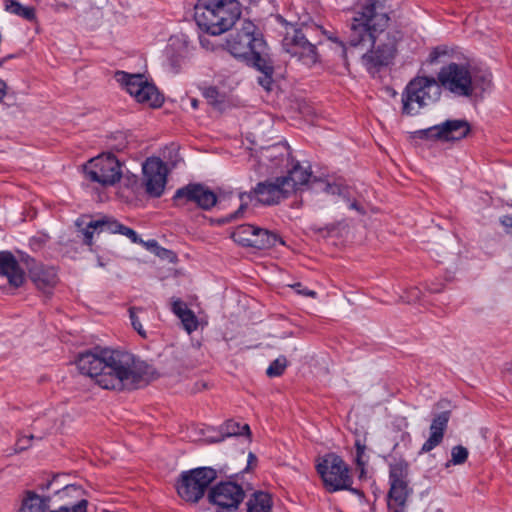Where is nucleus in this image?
I'll return each instance as SVG.
<instances>
[{
    "mask_svg": "<svg viewBox=\"0 0 512 512\" xmlns=\"http://www.w3.org/2000/svg\"><path fill=\"white\" fill-rule=\"evenodd\" d=\"M441 141H459L464 139L470 132L471 127L465 119L446 120L439 124Z\"/></svg>",
    "mask_w": 512,
    "mask_h": 512,
    "instance_id": "412c9836",
    "label": "nucleus"
},
{
    "mask_svg": "<svg viewBox=\"0 0 512 512\" xmlns=\"http://www.w3.org/2000/svg\"><path fill=\"white\" fill-rule=\"evenodd\" d=\"M87 507L88 501L86 499H81L73 505H63L58 509L52 510L50 512H88Z\"/></svg>",
    "mask_w": 512,
    "mask_h": 512,
    "instance_id": "a19ab883",
    "label": "nucleus"
},
{
    "mask_svg": "<svg viewBox=\"0 0 512 512\" xmlns=\"http://www.w3.org/2000/svg\"><path fill=\"white\" fill-rule=\"evenodd\" d=\"M49 496L41 497L33 491H26L19 512H47Z\"/></svg>",
    "mask_w": 512,
    "mask_h": 512,
    "instance_id": "4be33fe9",
    "label": "nucleus"
},
{
    "mask_svg": "<svg viewBox=\"0 0 512 512\" xmlns=\"http://www.w3.org/2000/svg\"><path fill=\"white\" fill-rule=\"evenodd\" d=\"M4 8L7 12L17 15L27 21H34L36 19V11L34 7L23 6L16 0H4Z\"/></svg>",
    "mask_w": 512,
    "mask_h": 512,
    "instance_id": "bb28decb",
    "label": "nucleus"
},
{
    "mask_svg": "<svg viewBox=\"0 0 512 512\" xmlns=\"http://www.w3.org/2000/svg\"><path fill=\"white\" fill-rule=\"evenodd\" d=\"M144 309L143 308H140V307H131L129 309V316H130V320H131V324L133 326V328L137 331V333L142 337V338H147V333L146 331L143 329V326L137 316V313L138 312H143Z\"/></svg>",
    "mask_w": 512,
    "mask_h": 512,
    "instance_id": "58836bf2",
    "label": "nucleus"
},
{
    "mask_svg": "<svg viewBox=\"0 0 512 512\" xmlns=\"http://www.w3.org/2000/svg\"><path fill=\"white\" fill-rule=\"evenodd\" d=\"M117 76L118 81L137 102L153 108H158L163 104V96L156 86L149 83L143 75L128 74L122 71L118 72Z\"/></svg>",
    "mask_w": 512,
    "mask_h": 512,
    "instance_id": "9d476101",
    "label": "nucleus"
},
{
    "mask_svg": "<svg viewBox=\"0 0 512 512\" xmlns=\"http://www.w3.org/2000/svg\"><path fill=\"white\" fill-rule=\"evenodd\" d=\"M55 478L56 477H54L52 480H49L47 483L42 484L41 487H40L41 490H43V491L48 490L51 487V485H52L53 481L55 480Z\"/></svg>",
    "mask_w": 512,
    "mask_h": 512,
    "instance_id": "13d9d810",
    "label": "nucleus"
},
{
    "mask_svg": "<svg viewBox=\"0 0 512 512\" xmlns=\"http://www.w3.org/2000/svg\"><path fill=\"white\" fill-rule=\"evenodd\" d=\"M7 95V84L4 80L0 79V103Z\"/></svg>",
    "mask_w": 512,
    "mask_h": 512,
    "instance_id": "603ef678",
    "label": "nucleus"
},
{
    "mask_svg": "<svg viewBox=\"0 0 512 512\" xmlns=\"http://www.w3.org/2000/svg\"><path fill=\"white\" fill-rule=\"evenodd\" d=\"M437 82L440 88L443 87L458 97H471V72L465 65L452 62L443 66L439 73Z\"/></svg>",
    "mask_w": 512,
    "mask_h": 512,
    "instance_id": "9b49d317",
    "label": "nucleus"
},
{
    "mask_svg": "<svg viewBox=\"0 0 512 512\" xmlns=\"http://www.w3.org/2000/svg\"><path fill=\"white\" fill-rule=\"evenodd\" d=\"M430 290H431V292H433V293H438V292H440V291H441V289H440V288H430Z\"/></svg>",
    "mask_w": 512,
    "mask_h": 512,
    "instance_id": "e2e57ef3",
    "label": "nucleus"
},
{
    "mask_svg": "<svg viewBox=\"0 0 512 512\" xmlns=\"http://www.w3.org/2000/svg\"><path fill=\"white\" fill-rule=\"evenodd\" d=\"M0 278L5 279L10 286L20 287L25 280V273L16 257L9 251L0 252Z\"/></svg>",
    "mask_w": 512,
    "mask_h": 512,
    "instance_id": "dca6fc26",
    "label": "nucleus"
},
{
    "mask_svg": "<svg viewBox=\"0 0 512 512\" xmlns=\"http://www.w3.org/2000/svg\"><path fill=\"white\" fill-rule=\"evenodd\" d=\"M256 30L257 28L252 21L244 20L241 23V28L237 29L226 40V49L231 55L244 59L248 64L253 61H259V58L267 52L266 43L256 33Z\"/></svg>",
    "mask_w": 512,
    "mask_h": 512,
    "instance_id": "20e7f679",
    "label": "nucleus"
},
{
    "mask_svg": "<svg viewBox=\"0 0 512 512\" xmlns=\"http://www.w3.org/2000/svg\"><path fill=\"white\" fill-rule=\"evenodd\" d=\"M282 46L287 53L306 66H312L319 60L316 46L307 40L301 29L292 27L291 31H287Z\"/></svg>",
    "mask_w": 512,
    "mask_h": 512,
    "instance_id": "f8f14e48",
    "label": "nucleus"
},
{
    "mask_svg": "<svg viewBox=\"0 0 512 512\" xmlns=\"http://www.w3.org/2000/svg\"><path fill=\"white\" fill-rule=\"evenodd\" d=\"M291 287L294 288L298 294L303 295V296L315 298L317 295V293L315 291L310 290L306 287H303V285L299 282L291 285Z\"/></svg>",
    "mask_w": 512,
    "mask_h": 512,
    "instance_id": "49530a36",
    "label": "nucleus"
},
{
    "mask_svg": "<svg viewBox=\"0 0 512 512\" xmlns=\"http://www.w3.org/2000/svg\"><path fill=\"white\" fill-rule=\"evenodd\" d=\"M441 88L433 77L418 76L406 85L402 93V112L415 115L425 106L439 100Z\"/></svg>",
    "mask_w": 512,
    "mask_h": 512,
    "instance_id": "423d86ee",
    "label": "nucleus"
},
{
    "mask_svg": "<svg viewBox=\"0 0 512 512\" xmlns=\"http://www.w3.org/2000/svg\"><path fill=\"white\" fill-rule=\"evenodd\" d=\"M355 449V464L360 469V477H362L363 474H365V466L367 464V459L365 455L366 445L362 443L360 439H356Z\"/></svg>",
    "mask_w": 512,
    "mask_h": 512,
    "instance_id": "e433bc0d",
    "label": "nucleus"
},
{
    "mask_svg": "<svg viewBox=\"0 0 512 512\" xmlns=\"http://www.w3.org/2000/svg\"><path fill=\"white\" fill-rule=\"evenodd\" d=\"M34 438H35V436L32 434L29 436L18 437L16 444H15V450L17 452H21V451L28 449L31 445L30 444L31 440H33Z\"/></svg>",
    "mask_w": 512,
    "mask_h": 512,
    "instance_id": "79ce46f5",
    "label": "nucleus"
},
{
    "mask_svg": "<svg viewBox=\"0 0 512 512\" xmlns=\"http://www.w3.org/2000/svg\"><path fill=\"white\" fill-rule=\"evenodd\" d=\"M388 509L390 512H403V507H400L397 504L393 505L390 501H388Z\"/></svg>",
    "mask_w": 512,
    "mask_h": 512,
    "instance_id": "864d4df0",
    "label": "nucleus"
},
{
    "mask_svg": "<svg viewBox=\"0 0 512 512\" xmlns=\"http://www.w3.org/2000/svg\"><path fill=\"white\" fill-rule=\"evenodd\" d=\"M255 231H258V227L251 224H243L238 226L232 233V238L235 242L245 247L251 246H263V243L257 241L255 238Z\"/></svg>",
    "mask_w": 512,
    "mask_h": 512,
    "instance_id": "5701e85b",
    "label": "nucleus"
},
{
    "mask_svg": "<svg viewBox=\"0 0 512 512\" xmlns=\"http://www.w3.org/2000/svg\"><path fill=\"white\" fill-rule=\"evenodd\" d=\"M348 490H349V491H351L353 494L357 495V496H358V497H360V498H364V497H365L364 492H363V491H361V490H359V489L352 488V487L350 486V488H349Z\"/></svg>",
    "mask_w": 512,
    "mask_h": 512,
    "instance_id": "4d7b16f0",
    "label": "nucleus"
},
{
    "mask_svg": "<svg viewBox=\"0 0 512 512\" xmlns=\"http://www.w3.org/2000/svg\"><path fill=\"white\" fill-rule=\"evenodd\" d=\"M288 197H290V195L283 186L280 177L259 182L250 192L240 193L239 198L241 204L239 208L234 213H231L219 220V222L224 224L241 218L248 207V203L253 200L262 205L272 206L279 204L282 200L287 199Z\"/></svg>",
    "mask_w": 512,
    "mask_h": 512,
    "instance_id": "39448f33",
    "label": "nucleus"
},
{
    "mask_svg": "<svg viewBox=\"0 0 512 512\" xmlns=\"http://www.w3.org/2000/svg\"><path fill=\"white\" fill-rule=\"evenodd\" d=\"M409 464L404 459L395 460L389 465L390 483H408Z\"/></svg>",
    "mask_w": 512,
    "mask_h": 512,
    "instance_id": "cd10ccee",
    "label": "nucleus"
},
{
    "mask_svg": "<svg viewBox=\"0 0 512 512\" xmlns=\"http://www.w3.org/2000/svg\"><path fill=\"white\" fill-rule=\"evenodd\" d=\"M439 132H440V129H439V124H438V125L428 127L426 129H420V130L411 132L410 137L412 139H421V140H427V141H441V135Z\"/></svg>",
    "mask_w": 512,
    "mask_h": 512,
    "instance_id": "72a5a7b5",
    "label": "nucleus"
},
{
    "mask_svg": "<svg viewBox=\"0 0 512 512\" xmlns=\"http://www.w3.org/2000/svg\"><path fill=\"white\" fill-rule=\"evenodd\" d=\"M312 172L310 168H305L297 162L288 173L284 176H280L283 186L291 196L296 191L301 190L304 186L310 183Z\"/></svg>",
    "mask_w": 512,
    "mask_h": 512,
    "instance_id": "6ab92c4d",
    "label": "nucleus"
},
{
    "mask_svg": "<svg viewBox=\"0 0 512 512\" xmlns=\"http://www.w3.org/2000/svg\"><path fill=\"white\" fill-rule=\"evenodd\" d=\"M222 433L227 437L249 435L250 428L248 424H240L234 420H228L222 426Z\"/></svg>",
    "mask_w": 512,
    "mask_h": 512,
    "instance_id": "2f4dec72",
    "label": "nucleus"
},
{
    "mask_svg": "<svg viewBox=\"0 0 512 512\" xmlns=\"http://www.w3.org/2000/svg\"><path fill=\"white\" fill-rule=\"evenodd\" d=\"M501 224L504 226L506 233L512 235V216H504L501 219Z\"/></svg>",
    "mask_w": 512,
    "mask_h": 512,
    "instance_id": "8fccbe9b",
    "label": "nucleus"
},
{
    "mask_svg": "<svg viewBox=\"0 0 512 512\" xmlns=\"http://www.w3.org/2000/svg\"><path fill=\"white\" fill-rule=\"evenodd\" d=\"M409 495L408 483H390L389 501L404 507Z\"/></svg>",
    "mask_w": 512,
    "mask_h": 512,
    "instance_id": "7c9ffc66",
    "label": "nucleus"
},
{
    "mask_svg": "<svg viewBox=\"0 0 512 512\" xmlns=\"http://www.w3.org/2000/svg\"><path fill=\"white\" fill-rule=\"evenodd\" d=\"M191 105L194 109H197L198 108V105H199V102L197 99H192L191 100Z\"/></svg>",
    "mask_w": 512,
    "mask_h": 512,
    "instance_id": "680f3d73",
    "label": "nucleus"
},
{
    "mask_svg": "<svg viewBox=\"0 0 512 512\" xmlns=\"http://www.w3.org/2000/svg\"><path fill=\"white\" fill-rule=\"evenodd\" d=\"M445 54V51L444 50H441L440 48H434L430 54H429V57H428V62L429 63H435L440 56L444 55Z\"/></svg>",
    "mask_w": 512,
    "mask_h": 512,
    "instance_id": "09e8293b",
    "label": "nucleus"
},
{
    "mask_svg": "<svg viewBox=\"0 0 512 512\" xmlns=\"http://www.w3.org/2000/svg\"><path fill=\"white\" fill-rule=\"evenodd\" d=\"M78 228V237H81L83 243L91 246L93 243V235L100 233L96 220L90 219L89 216H82L75 222Z\"/></svg>",
    "mask_w": 512,
    "mask_h": 512,
    "instance_id": "393cba45",
    "label": "nucleus"
},
{
    "mask_svg": "<svg viewBox=\"0 0 512 512\" xmlns=\"http://www.w3.org/2000/svg\"><path fill=\"white\" fill-rule=\"evenodd\" d=\"M194 10L198 27L212 36L227 32L241 17L238 0H197Z\"/></svg>",
    "mask_w": 512,
    "mask_h": 512,
    "instance_id": "7ed1b4c3",
    "label": "nucleus"
},
{
    "mask_svg": "<svg viewBox=\"0 0 512 512\" xmlns=\"http://www.w3.org/2000/svg\"><path fill=\"white\" fill-rule=\"evenodd\" d=\"M70 490H74L76 491L77 490V487L75 485H67L64 487L63 491L68 493Z\"/></svg>",
    "mask_w": 512,
    "mask_h": 512,
    "instance_id": "052dcab7",
    "label": "nucleus"
},
{
    "mask_svg": "<svg viewBox=\"0 0 512 512\" xmlns=\"http://www.w3.org/2000/svg\"><path fill=\"white\" fill-rule=\"evenodd\" d=\"M86 177L102 186H112L122 176L121 163L112 153L101 154L84 165Z\"/></svg>",
    "mask_w": 512,
    "mask_h": 512,
    "instance_id": "1a4fd4ad",
    "label": "nucleus"
},
{
    "mask_svg": "<svg viewBox=\"0 0 512 512\" xmlns=\"http://www.w3.org/2000/svg\"><path fill=\"white\" fill-rule=\"evenodd\" d=\"M29 276L36 287L44 292L53 289L58 283L57 271L52 266L36 263L29 268Z\"/></svg>",
    "mask_w": 512,
    "mask_h": 512,
    "instance_id": "aec40b11",
    "label": "nucleus"
},
{
    "mask_svg": "<svg viewBox=\"0 0 512 512\" xmlns=\"http://www.w3.org/2000/svg\"><path fill=\"white\" fill-rule=\"evenodd\" d=\"M288 366V361L285 356H279L274 361L271 362L269 367L266 370V374L268 377H279L281 376L285 369Z\"/></svg>",
    "mask_w": 512,
    "mask_h": 512,
    "instance_id": "c9c22d12",
    "label": "nucleus"
},
{
    "mask_svg": "<svg viewBox=\"0 0 512 512\" xmlns=\"http://www.w3.org/2000/svg\"><path fill=\"white\" fill-rule=\"evenodd\" d=\"M384 0H371L352 19L348 35V44L352 47H371L364 53L362 61L368 71H378L393 59L396 47L385 33L389 17L384 12H377L378 5Z\"/></svg>",
    "mask_w": 512,
    "mask_h": 512,
    "instance_id": "f03ea898",
    "label": "nucleus"
},
{
    "mask_svg": "<svg viewBox=\"0 0 512 512\" xmlns=\"http://www.w3.org/2000/svg\"><path fill=\"white\" fill-rule=\"evenodd\" d=\"M188 333L195 331L198 327V320L193 311L188 310L179 318Z\"/></svg>",
    "mask_w": 512,
    "mask_h": 512,
    "instance_id": "ea45409f",
    "label": "nucleus"
},
{
    "mask_svg": "<svg viewBox=\"0 0 512 512\" xmlns=\"http://www.w3.org/2000/svg\"><path fill=\"white\" fill-rule=\"evenodd\" d=\"M96 221L100 233L107 232L112 234H119L123 226V224L111 216H102L99 219H96Z\"/></svg>",
    "mask_w": 512,
    "mask_h": 512,
    "instance_id": "473e14b6",
    "label": "nucleus"
},
{
    "mask_svg": "<svg viewBox=\"0 0 512 512\" xmlns=\"http://www.w3.org/2000/svg\"><path fill=\"white\" fill-rule=\"evenodd\" d=\"M323 185V191L327 194L331 195H341L343 193V188L335 183H328V182H320Z\"/></svg>",
    "mask_w": 512,
    "mask_h": 512,
    "instance_id": "c03bdc74",
    "label": "nucleus"
},
{
    "mask_svg": "<svg viewBox=\"0 0 512 512\" xmlns=\"http://www.w3.org/2000/svg\"><path fill=\"white\" fill-rule=\"evenodd\" d=\"M316 470L329 493L349 489L353 483L349 466L335 453H327L319 458Z\"/></svg>",
    "mask_w": 512,
    "mask_h": 512,
    "instance_id": "0eeeda50",
    "label": "nucleus"
},
{
    "mask_svg": "<svg viewBox=\"0 0 512 512\" xmlns=\"http://www.w3.org/2000/svg\"><path fill=\"white\" fill-rule=\"evenodd\" d=\"M249 65L255 67L257 70L263 73V77L259 78V84L266 90H270L274 68L268 53L261 56L259 61H253L249 63Z\"/></svg>",
    "mask_w": 512,
    "mask_h": 512,
    "instance_id": "a878e982",
    "label": "nucleus"
},
{
    "mask_svg": "<svg viewBox=\"0 0 512 512\" xmlns=\"http://www.w3.org/2000/svg\"><path fill=\"white\" fill-rule=\"evenodd\" d=\"M69 8H70V5H69V4L61 2V3H57V4H56V9H55V10H56L57 12H61V11H66V10H68Z\"/></svg>",
    "mask_w": 512,
    "mask_h": 512,
    "instance_id": "5fc2aeb1",
    "label": "nucleus"
},
{
    "mask_svg": "<svg viewBox=\"0 0 512 512\" xmlns=\"http://www.w3.org/2000/svg\"><path fill=\"white\" fill-rule=\"evenodd\" d=\"M450 417V411H443L434 415L429 427V438L422 445L420 453H428L442 443Z\"/></svg>",
    "mask_w": 512,
    "mask_h": 512,
    "instance_id": "f3484780",
    "label": "nucleus"
},
{
    "mask_svg": "<svg viewBox=\"0 0 512 512\" xmlns=\"http://www.w3.org/2000/svg\"><path fill=\"white\" fill-rule=\"evenodd\" d=\"M254 237V239L263 243V246H252L253 248L257 249H270L272 247H275L278 243L281 245L285 244L278 234L260 227H258V231H255Z\"/></svg>",
    "mask_w": 512,
    "mask_h": 512,
    "instance_id": "c85d7f7f",
    "label": "nucleus"
},
{
    "mask_svg": "<svg viewBox=\"0 0 512 512\" xmlns=\"http://www.w3.org/2000/svg\"><path fill=\"white\" fill-rule=\"evenodd\" d=\"M468 449L462 445L454 446L451 450V459L449 463L453 465L464 464L468 459Z\"/></svg>",
    "mask_w": 512,
    "mask_h": 512,
    "instance_id": "4c0bfd02",
    "label": "nucleus"
},
{
    "mask_svg": "<svg viewBox=\"0 0 512 512\" xmlns=\"http://www.w3.org/2000/svg\"><path fill=\"white\" fill-rule=\"evenodd\" d=\"M119 234L124 235L127 238H129L132 243H141L142 242V240L139 238L136 231L125 226V225L122 226V229L120 230Z\"/></svg>",
    "mask_w": 512,
    "mask_h": 512,
    "instance_id": "a18cd8bd",
    "label": "nucleus"
},
{
    "mask_svg": "<svg viewBox=\"0 0 512 512\" xmlns=\"http://www.w3.org/2000/svg\"><path fill=\"white\" fill-rule=\"evenodd\" d=\"M244 497L243 487L230 480L216 484L208 492V501L217 506L219 512L237 510Z\"/></svg>",
    "mask_w": 512,
    "mask_h": 512,
    "instance_id": "ddd939ff",
    "label": "nucleus"
},
{
    "mask_svg": "<svg viewBox=\"0 0 512 512\" xmlns=\"http://www.w3.org/2000/svg\"><path fill=\"white\" fill-rule=\"evenodd\" d=\"M348 207L350 209L356 210L359 214H365V210L362 206H360L357 201H349L348 200Z\"/></svg>",
    "mask_w": 512,
    "mask_h": 512,
    "instance_id": "3c124183",
    "label": "nucleus"
},
{
    "mask_svg": "<svg viewBox=\"0 0 512 512\" xmlns=\"http://www.w3.org/2000/svg\"><path fill=\"white\" fill-rule=\"evenodd\" d=\"M43 240L41 238H36V237H33L31 240H30V243L32 246H35L36 244H40Z\"/></svg>",
    "mask_w": 512,
    "mask_h": 512,
    "instance_id": "bf43d9fd",
    "label": "nucleus"
},
{
    "mask_svg": "<svg viewBox=\"0 0 512 512\" xmlns=\"http://www.w3.org/2000/svg\"><path fill=\"white\" fill-rule=\"evenodd\" d=\"M272 505L271 495L263 491L254 492L246 503L247 512H271Z\"/></svg>",
    "mask_w": 512,
    "mask_h": 512,
    "instance_id": "b1692460",
    "label": "nucleus"
},
{
    "mask_svg": "<svg viewBox=\"0 0 512 512\" xmlns=\"http://www.w3.org/2000/svg\"><path fill=\"white\" fill-rule=\"evenodd\" d=\"M173 201L178 206L195 203L203 210H210L217 203L216 194L200 183H191L176 190Z\"/></svg>",
    "mask_w": 512,
    "mask_h": 512,
    "instance_id": "4468645a",
    "label": "nucleus"
},
{
    "mask_svg": "<svg viewBox=\"0 0 512 512\" xmlns=\"http://www.w3.org/2000/svg\"><path fill=\"white\" fill-rule=\"evenodd\" d=\"M329 40H331L335 45L336 49L339 50V55L342 58L346 57V46L343 41L339 40L337 37H329Z\"/></svg>",
    "mask_w": 512,
    "mask_h": 512,
    "instance_id": "de8ad7c7",
    "label": "nucleus"
},
{
    "mask_svg": "<svg viewBox=\"0 0 512 512\" xmlns=\"http://www.w3.org/2000/svg\"><path fill=\"white\" fill-rule=\"evenodd\" d=\"M450 417V411H443L434 415L429 427V438L422 445L420 453H428L442 443Z\"/></svg>",
    "mask_w": 512,
    "mask_h": 512,
    "instance_id": "a211bd4d",
    "label": "nucleus"
},
{
    "mask_svg": "<svg viewBox=\"0 0 512 512\" xmlns=\"http://www.w3.org/2000/svg\"><path fill=\"white\" fill-rule=\"evenodd\" d=\"M256 462H257V457L252 452H250L248 455L247 467L245 468V470H247L250 467V465H252Z\"/></svg>",
    "mask_w": 512,
    "mask_h": 512,
    "instance_id": "6e6d98bb",
    "label": "nucleus"
},
{
    "mask_svg": "<svg viewBox=\"0 0 512 512\" xmlns=\"http://www.w3.org/2000/svg\"><path fill=\"white\" fill-rule=\"evenodd\" d=\"M201 91L207 102L214 107L224 102V95L221 94L218 88L215 86L203 87Z\"/></svg>",
    "mask_w": 512,
    "mask_h": 512,
    "instance_id": "f704fd0d",
    "label": "nucleus"
},
{
    "mask_svg": "<svg viewBox=\"0 0 512 512\" xmlns=\"http://www.w3.org/2000/svg\"><path fill=\"white\" fill-rule=\"evenodd\" d=\"M142 170L146 193L151 197H160L167 182L168 170L165 163L160 158L151 157L144 162Z\"/></svg>",
    "mask_w": 512,
    "mask_h": 512,
    "instance_id": "2eb2a0df",
    "label": "nucleus"
},
{
    "mask_svg": "<svg viewBox=\"0 0 512 512\" xmlns=\"http://www.w3.org/2000/svg\"><path fill=\"white\" fill-rule=\"evenodd\" d=\"M76 365L95 384L115 391L135 390L156 374L150 365L130 352L99 346L81 352Z\"/></svg>",
    "mask_w": 512,
    "mask_h": 512,
    "instance_id": "f257e3e1",
    "label": "nucleus"
},
{
    "mask_svg": "<svg viewBox=\"0 0 512 512\" xmlns=\"http://www.w3.org/2000/svg\"><path fill=\"white\" fill-rule=\"evenodd\" d=\"M472 95L479 92H485L491 87L492 75L488 71H477L471 73Z\"/></svg>",
    "mask_w": 512,
    "mask_h": 512,
    "instance_id": "c756f323",
    "label": "nucleus"
},
{
    "mask_svg": "<svg viewBox=\"0 0 512 512\" xmlns=\"http://www.w3.org/2000/svg\"><path fill=\"white\" fill-rule=\"evenodd\" d=\"M216 478L217 472L211 467H198L184 471L176 484L177 493L184 501L197 503Z\"/></svg>",
    "mask_w": 512,
    "mask_h": 512,
    "instance_id": "6e6552de",
    "label": "nucleus"
},
{
    "mask_svg": "<svg viewBox=\"0 0 512 512\" xmlns=\"http://www.w3.org/2000/svg\"><path fill=\"white\" fill-rule=\"evenodd\" d=\"M172 312L180 318L184 313H186L189 309L187 305L181 299H174L172 302Z\"/></svg>",
    "mask_w": 512,
    "mask_h": 512,
    "instance_id": "37998d69",
    "label": "nucleus"
}]
</instances>
